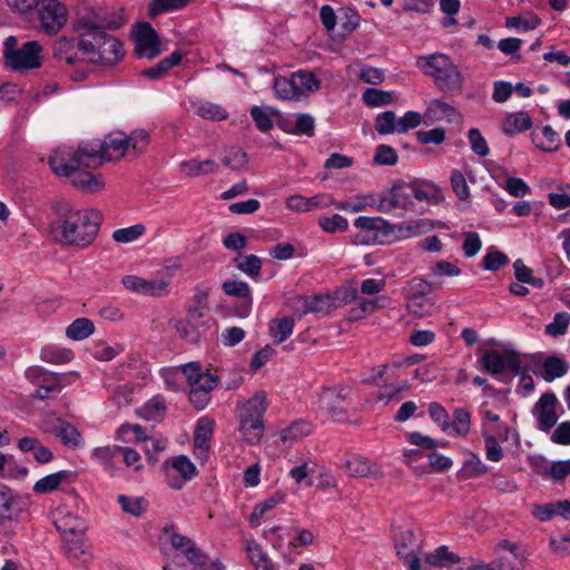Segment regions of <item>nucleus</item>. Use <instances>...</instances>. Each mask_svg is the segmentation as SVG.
Masks as SVG:
<instances>
[{"label": "nucleus", "mask_w": 570, "mask_h": 570, "mask_svg": "<svg viewBox=\"0 0 570 570\" xmlns=\"http://www.w3.org/2000/svg\"><path fill=\"white\" fill-rule=\"evenodd\" d=\"M102 215L95 209H83L79 214H71L62 222L51 224V234L55 239L68 246L87 247L97 237Z\"/></svg>", "instance_id": "1"}, {"label": "nucleus", "mask_w": 570, "mask_h": 570, "mask_svg": "<svg viewBox=\"0 0 570 570\" xmlns=\"http://www.w3.org/2000/svg\"><path fill=\"white\" fill-rule=\"evenodd\" d=\"M121 23L107 16L94 14L92 17L81 18L73 23V30L79 32L78 38H61L58 42L59 50L78 48L83 55L92 56L98 50L96 46H101L107 41L106 30H117Z\"/></svg>", "instance_id": "2"}, {"label": "nucleus", "mask_w": 570, "mask_h": 570, "mask_svg": "<svg viewBox=\"0 0 570 570\" xmlns=\"http://www.w3.org/2000/svg\"><path fill=\"white\" fill-rule=\"evenodd\" d=\"M416 66L424 75L434 79L438 89L445 94L460 92L463 88V76L453 60L443 53L420 56Z\"/></svg>", "instance_id": "3"}, {"label": "nucleus", "mask_w": 570, "mask_h": 570, "mask_svg": "<svg viewBox=\"0 0 570 570\" xmlns=\"http://www.w3.org/2000/svg\"><path fill=\"white\" fill-rule=\"evenodd\" d=\"M41 45L36 41H27L18 48V39L9 36L3 43L4 65L13 71L32 70L41 67Z\"/></svg>", "instance_id": "4"}, {"label": "nucleus", "mask_w": 570, "mask_h": 570, "mask_svg": "<svg viewBox=\"0 0 570 570\" xmlns=\"http://www.w3.org/2000/svg\"><path fill=\"white\" fill-rule=\"evenodd\" d=\"M266 395L257 392L247 400L239 414V432L249 444L258 443L264 431L263 416L266 412Z\"/></svg>", "instance_id": "5"}, {"label": "nucleus", "mask_w": 570, "mask_h": 570, "mask_svg": "<svg viewBox=\"0 0 570 570\" xmlns=\"http://www.w3.org/2000/svg\"><path fill=\"white\" fill-rule=\"evenodd\" d=\"M479 363L484 372L494 377L504 373L520 374L522 372L520 355L514 350H505L503 353L497 350H484Z\"/></svg>", "instance_id": "6"}, {"label": "nucleus", "mask_w": 570, "mask_h": 570, "mask_svg": "<svg viewBox=\"0 0 570 570\" xmlns=\"http://www.w3.org/2000/svg\"><path fill=\"white\" fill-rule=\"evenodd\" d=\"M352 394V387H325L320 394L321 407L326 410L334 421L346 422L348 421V406L352 407V402L347 399Z\"/></svg>", "instance_id": "7"}, {"label": "nucleus", "mask_w": 570, "mask_h": 570, "mask_svg": "<svg viewBox=\"0 0 570 570\" xmlns=\"http://www.w3.org/2000/svg\"><path fill=\"white\" fill-rule=\"evenodd\" d=\"M163 531L169 535L171 547L181 551L187 561L194 567L193 570H207L209 568L208 554L198 548L193 539L176 532L174 525H166Z\"/></svg>", "instance_id": "8"}, {"label": "nucleus", "mask_w": 570, "mask_h": 570, "mask_svg": "<svg viewBox=\"0 0 570 570\" xmlns=\"http://www.w3.org/2000/svg\"><path fill=\"white\" fill-rule=\"evenodd\" d=\"M134 55L139 59L153 60L161 53L160 39L149 22H138L134 29Z\"/></svg>", "instance_id": "9"}, {"label": "nucleus", "mask_w": 570, "mask_h": 570, "mask_svg": "<svg viewBox=\"0 0 570 570\" xmlns=\"http://www.w3.org/2000/svg\"><path fill=\"white\" fill-rule=\"evenodd\" d=\"M38 10L41 29L48 35H56L67 22V9L57 0H41Z\"/></svg>", "instance_id": "10"}, {"label": "nucleus", "mask_w": 570, "mask_h": 570, "mask_svg": "<svg viewBox=\"0 0 570 570\" xmlns=\"http://www.w3.org/2000/svg\"><path fill=\"white\" fill-rule=\"evenodd\" d=\"M367 204L375 206L384 213H389L394 208L407 210L414 205L410 191V183L404 180L396 181L392 185L389 196H380L377 200L373 199L372 203Z\"/></svg>", "instance_id": "11"}, {"label": "nucleus", "mask_w": 570, "mask_h": 570, "mask_svg": "<svg viewBox=\"0 0 570 570\" xmlns=\"http://www.w3.org/2000/svg\"><path fill=\"white\" fill-rule=\"evenodd\" d=\"M165 473L170 488L179 490L186 481L197 475L196 465L186 456L178 455L170 463H164Z\"/></svg>", "instance_id": "12"}, {"label": "nucleus", "mask_w": 570, "mask_h": 570, "mask_svg": "<svg viewBox=\"0 0 570 570\" xmlns=\"http://www.w3.org/2000/svg\"><path fill=\"white\" fill-rule=\"evenodd\" d=\"M559 401L553 392L543 393L535 402L532 413L537 419V426L540 431H550L558 422L557 405Z\"/></svg>", "instance_id": "13"}, {"label": "nucleus", "mask_w": 570, "mask_h": 570, "mask_svg": "<svg viewBox=\"0 0 570 570\" xmlns=\"http://www.w3.org/2000/svg\"><path fill=\"white\" fill-rule=\"evenodd\" d=\"M26 375L28 379L38 381L39 386L33 394V397L40 400H47L52 396V394H58L61 392L63 384L61 383V376L55 373L46 372L41 367H30L27 370Z\"/></svg>", "instance_id": "14"}, {"label": "nucleus", "mask_w": 570, "mask_h": 570, "mask_svg": "<svg viewBox=\"0 0 570 570\" xmlns=\"http://www.w3.org/2000/svg\"><path fill=\"white\" fill-rule=\"evenodd\" d=\"M394 540L397 557L410 568L413 559H420V537L412 529H401Z\"/></svg>", "instance_id": "15"}, {"label": "nucleus", "mask_w": 570, "mask_h": 570, "mask_svg": "<svg viewBox=\"0 0 570 570\" xmlns=\"http://www.w3.org/2000/svg\"><path fill=\"white\" fill-rule=\"evenodd\" d=\"M51 170L60 177H71L80 169L75 150L71 147H60L49 156Z\"/></svg>", "instance_id": "16"}, {"label": "nucleus", "mask_w": 570, "mask_h": 570, "mask_svg": "<svg viewBox=\"0 0 570 570\" xmlns=\"http://www.w3.org/2000/svg\"><path fill=\"white\" fill-rule=\"evenodd\" d=\"M98 49L88 61L90 63L100 65L105 67L116 66L125 57L124 43L116 37H108L107 41L102 45L96 46Z\"/></svg>", "instance_id": "17"}, {"label": "nucleus", "mask_w": 570, "mask_h": 570, "mask_svg": "<svg viewBox=\"0 0 570 570\" xmlns=\"http://www.w3.org/2000/svg\"><path fill=\"white\" fill-rule=\"evenodd\" d=\"M222 288L226 295L240 299L235 306V314L239 317H247L253 304L249 285L243 281H226L223 283Z\"/></svg>", "instance_id": "18"}, {"label": "nucleus", "mask_w": 570, "mask_h": 570, "mask_svg": "<svg viewBox=\"0 0 570 570\" xmlns=\"http://www.w3.org/2000/svg\"><path fill=\"white\" fill-rule=\"evenodd\" d=\"M23 510L21 498L7 484L0 482V524L19 518Z\"/></svg>", "instance_id": "19"}, {"label": "nucleus", "mask_w": 570, "mask_h": 570, "mask_svg": "<svg viewBox=\"0 0 570 570\" xmlns=\"http://www.w3.org/2000/svg\"><path fill=\"white\" fill-rule=\"evenodd\" d=\"M214 420L203 416L198 419L194 430V454L197 458H207L210 440L214 432Z\"/></svg>", "instance_id": "20"}, {"label": "nucleus", "mask_w": 570, "mask_h": 570, "mask_svg": "<svg viewBox=\"0 0 570 570\" xmlns=\"http://www.w3.org/2000/svg\"><path fill=\"white\" fill-rule=\"evenodd\" d=\"M101 148L102 158L108 161L122 158L129 151L127 135L119 130L108 134L101 141Z\"/></svg>", "instance_id": "21"}, {"label": "nucleus", "mask_w": 570, "mask_h": 570, "mask_svg": "<svg viewBox=\"0 0 570 570\" xmlns=\"http://www.w3.org/2000/svg\"><path fill=\"white\" fill-rule=\"evenodd\" d=\"M49 432L58 436L67 448L78 449L81 444V433L75 425L62 419H57Z\"/></svg>", "instance_id": "22"}, {"label": "nucleus", "mask_w": 570, "mask_h": 570, "mask_svg": "<svg viewBox=\"0 0 570 570\" xmlns=\"http://www.w3.org/2000/svg\"><path fill=\"white\" fill-rule=\"evenodd\" d=\"M181 60L183 53L176 50L171 52L169 57L164 58L158 63L141 70L139 72V76L153 81L159 80L163 77H165L171 68L178 66L181 62Z\"/></svg>", "instance_id": "23"}, {"label": "nucleus", "mask_w": 570, "mask_h": 570, "mask_svg": "<svg viewBox=\"0 0 570 570\" xmlns=\"http://www.w3.org/2000/svg\"><path fill=\"white\" fill-rule=\"evenodd\" d=\"M570 501H557L547 504H533L532 514L535 519L542 522L551 520L556 515L563 518L569 517Z\"/></svg>", "instance_id": "24"}, {"label": "nucleus", "mask_w": 570, "mask_h": 570, "mask_svg": "<svg viewBox=\"0 0 570 570\" xmlns=\"http://www.w3.org/2000/svg\"><path fill=\"white\" fill-rule=\"evenodd\" d=\"M531 140L538 149L546 153L556 151L560 147V137L549 125L532 131Z\"/></svg>", "instance_id": "25"}, {"label": "nucleus", "mask_w": 570, "mask_h": 570, "mask_svg": "<svg viewBox=\"0 0 570 570\" xmlns=\"http://www.w3.org/2000/svg\"><path fill=\"white\" fill-rule=\"evenodd\" d=\"M55 525L63 537L86 531L85 521L70 512L58 511Z\"/></svg>", "instance_id": "26"}, {"label": "nucleus", "mask_w": 570, "mask_h": 570, "mask_svg": "<svg viewBox=\"0 0 570 570\" xmlns=\"http://www.w3.org/2000/svg\"><path fill=\"white\" fill-rule=\"evenodd\" d=\"M532 127V119L527 111H518L505 117L502 124V131L507 136H513L529 130Z\"/></svg>", "instance_id": "27"}, {"label": "nucleus", "mask_w": 570, "mask_h": 570, "mask_svg": "<svg viewBox=\"0 0 570 570\" xmlns=\"http://www.w3.org/2000/svg\"><path fill=\"white\" fill-rule=\"evenodd\" d=\"M245 550L249 562L256 570H275L271 558L255 540L247 541Z\"/></svg>", "instance_id": "28"}, {"label": "nucleus", "mask_w": 570, "mask_h": 570, "mask_svg": "<svg viewBox=\"0 0 570 570\" xmlns=\"http://www.w3.org/2000/svg\"><path fill=\"white\" fill-rule=\"evenodd\" d=\"M304 313L328 314L334 307L331 294H317L303 298Z\"/></svg>", "instance_id": "29"}, {"label": "nucleus", "mask_w": 570, "mask_h": 570, "mask_svg": "<svg viewBox=\"0 0 570 570\" xmlns=\"http://www.w3.org/2000/svg\"><path fill=\"white\" fill-rule=\"evenodd\" d=\"M285 493L283 492H275L269 498L265 499L264 501L257 503L253 512L249 515V523L252 527H258L261 523V519L265 514L266 511L274 509L279 503L284 502L285 500Z\"/></svg>", "instance_id": "30"}, {"label": "nucleus", "mask_w": 570, "mask_h": 570, "mask_svg": "<svg viewBox=\"0 0 570 570\" xmlns=\"http://www.w3.org/2000/svg\"><path fill=\"white\" fill-rule=\"evenodd\" d=\"M72 475V472L66 470L46 475L35 483L33 491L41 494L52 492L61 482L69 480Z\"/></svg>", "instance_id": "31"}, {"label": "nucleus", "mask_w": 570, "mask_h": 570, "mask_svg": "<svg viewBox=\"0 0 570 570\" xmlns=\"http://www.w3.org/2000/svg\"><path fill=\"white\" fill-rule=\"evenodd\" d=\"M568 370L569 366L564 360L558 356H548L542 364V377L547 382H552L566 375Z\"/></svg>", "instance_id": "32"}, {"label": "nucleus", "mask_w": 570, "mask_h": 570, "mask_svg": "<svg viewBox=\"0 0 570 570\" xmlns=\"http://www.w3.org/2000/svg\"><path fill=\"white\" fill-rule=\"evenodd\" d=\"M65 549L69 558L80 560L87 556L85 532L63 537Z\"/></svg>", "instance_id": "33"}, {"label": "nucleus", "mask_w": 570, "mask_h": 570, "mask_svg": "<svg viewBox=\"0 0 570 570\" xmlns=\"http://www.w3.org/2000/svg\"><path fill=\"white\" fill-rule=\"evenodd\" d=\"M71 184L76 188L88 191V193H96L102 189L104 183L97 177L94 176L89 171H77L71 176Z\"/></svg>", "instance_id": "34"}, {"label": "nucleus", "mask_w": 570, "mask_h": 570, "mask_svg": "<svg viewBox=\"0 0 570 570\" xmlns=\"http://www.w3.org/2000/svg\"><path fill=\"white\" fill-rule=\"evenodd\" d=\"M425 561L433 567H449L460 562V557L454 552L450 551L448 546H440L425 556Z\"/></svg>", "instance_id": "35"}, {"label": "nucleus", "mask_w": 570, "mask_h": 570, "mask_svg": "<svg viewBox=\"0 0 570 570\" xmlns=\"http://www.w3.org/2000/svg\"><path fill=\"white\" fill-rule=\"evenodd\" d=\"M94 331L95 325L91 320L79 317L66 328V335L72 341H82L89 337Z\"/></svg>", "instance_id": "36"}, {"label": "nucleus", "mask_w": 570, "mask_h": 570, "mask_svg": "<svg viewBox=\"0 0 570 570\" xmlns=\"http://www.w3.org/2000/svg\"><path fill=\"white\" fill-rule=\"evenodd\" d=\"M293 328V317L275 318L271 322L269 334L274 338V343L281 344L292 335Z\"/></svg>", "instance_id": "37"}, {"label": "nucleus", "mask_w": 570, "mask_h": 570, "mask_svg": "<svg viewBox=\"0 0 570 570\" xmlns=\"http://www.w3.org/2000/svg\"><path fill=\"white\" fill-rule=\"evenodd\" d=\"M541 23V19L538 14L528 11L520 16L505 18V26L509 28H515L521 31L534 30Z\"/></svg>", "instance_id": "38"}, {"label": "nucleus", "mask_w": 570, "mask_h": 570, "mask_svg": "<svg viewBox=\"0 0 570 570\" xmlns=\"http://www.w3.org/2000/svg\"><path fill=\"white\" fill-rule=\"evenodd\" d=\"M40 357L43 362L52 364H65L73 358V353L69 348L48 345L42 347Z\"/></svg>", "instance_id": "39"}, {"label": "nucleus", "mask_w": 570, "mask_h": 570, "mask_svg": "<svg viewBox=\"0 0 570 570\" xmlns=\"http://www.w3.org/2000/svg\"><path fill=\"white\" fill-rule=\"evenodd\" d=\"M236 267L248 275L253 279H257L261 275L262 261L254 254L250 255H238L234 258Z\"/></svg>", "instance_id": "40"}, {"label": "nucleus", "mask_w": 570, "mask_h": 570, "mask_svg": "<svg viewBox=\"0 0 570 570\" xmlns=\"http://www.w3.org/2000/svg\"><path fill=\"white\" fill-rule=\"evenodd\" d=\"M189 2L190 0H151L148 4V16L155 19L164 12L180 10Z\"/></svg>", "instance_id": "41"}, {"label": "nucleus", "mask_w": 570, "mask_h": 570, "mask_svg": "<svg viewBox=\"0 0 570 570\" xmlns=\"http://www.w3.org/2000/svg\"><path fill=\"white\" fill-rule=\"evenodd\" d=\"M362 100L368 107H384L393 102V92L376 88H367L362 94Z\"/></svg>", "instance_id": "42"}, {"label": "nucleus", "mask_w": 570, "mask_h": 570, "mask_svg": "<svg viewBox=\"0 0 570 570\" xmlns=\"http://www.w3.org/2000/svg\"><path fill=\"white\" fill-rule=\"evenodd\" d=\"M274 91L276 97L282 100H298L297 87L293 76L291 78L277 77L274 80Z\"/></svg>", "instance_id": "43"}, {"label": "nucleus", "mask_w": 570, "mask_h": 570, "mask_svg": "<svg viewBox=\"0 0 570 570\" xmlns=\"http://www.w3.org/2000/svg\"><path fill=\"white\" fill-rule=\"evenodd\" d=\"M181 167L186 171L187 176L190 177L207 175L218 170V165L212 159H206L204 161L195 159L183 161Z\"/></svg>", "instance_id": "44"}, {"label": "nucleus", "mask_w": 570, "mask_h": 570, "mask_svg": "<svg viewBox=\"0 0 570 570\" xmlns=\"http://www.w3.org/2000/svg\"><path fill=\"white\" fill-rule=\"evenodd\" d=\"M385 226V220L381 217L358 216V244H368L370 237L363 236L364 232H381Z\"/></svg>", "instance_id": "45"}, {"label": "nucleus", "mask_w": 570, "mask_h": 570, "mask_svg": "<svg viewBox=\"0 0 570 570\" xmlns=\"http://www.w3.org/2000/svg\"><path fill=\"white\" fill-rule=\"evenodd\" d=\"M294 82L297 87V95L301 96L305 92H313L320 89V80L313 72L297 71L293 75Z\"/></svg>", "instance_id": "46"}, {"label": "nucleus", "mask_w": 570, "mask_h": 570, "mask_svg": "<svg viewBox=\"0 0 570 570\" xmlns=\"http://www.w3.org/2000/svg\"><path fill=\"white\" fill-rule=\"evenodd\" d=\"M129 151L139 156L147 149L150 142L149 132L146 129H135L127 135Z\"/></svg>", "instance_id": "47"}, {"label": "nucleus", "mask_w": 570, "mask_h": 570, "mask_svg": "<svg viewBox=\"0 0 570 570\" xmlns=\"http://www.w3.org/2000/svg\"><path fill=\"white\" fill-rule=\"evenodd\" d=\"M222 163L232 170H240L248 163L247 153L239 147H230L225 151Z\"/></svg>", "instance_id": "48"}, {"label": "nucleus", "mask_w": 570, "mask_h": 570, "mask_svg": "<svg viewBox=\"0 0 570 570\" xmlns=\"http://www.w3.org/2000/svg\"><path fill=\"white\" fill-rule=\"evenodd\" d=\"M196 114L204 119L214 121L224 120L228 117L226 109L210 101L199 102L196 108Z\"/></svg>", "instance_id": "49"}, {"label": "nucleus", "mask_w": 570, "mask_h": 570, "mask_svg": "<svg viewBox=\"0 0 570 570\" xmlns=\"http://www.w3.org/2000/svg\"><path fill=\"white\" fill-rule=\"evenodd\" d=\"M406 299V309L410 314L416 317H425L432 314L434 304L429 297H409Z\"/></svg>", "instance_id": "50"}, {"label": "nucleus", "mask_w": 570, "mask_h": 570, "mask_svg": "<svg viewBox=\"0 0 570 570\" xmlns=\"http://www.w3.org/2000/svg\"><path fill=\"white\" fill-rule=\"evenodd\" d=\"M331 297L335 308L354 302L356 299V286L354 281L351 279L345 285L337 288L331 294Z\"/></svg>", "instance_id": "51"}, {"label": "nucleus", "mask_w": 570, "mask_h": 570, "mask_svg": "<svg viewBox=\"0 0 570 570\" xmlns=\"http://www.w3.org/2000/svg\"><path fill=\"white\" fill-rule=\"evenodd\" d=\"M165 403L153 399L138 410V415L147 421H160L165 414Z\"/></svg>", "instance_id": "52"}, {"label": "nucleus", "mask_w": 570, "mask_h": 570, "mask_svg": "<svg viewBox=\"0 0 570 570\" xmlns=\"http://www.w3.org/2000/svg\"><path fill=\"white\" fill-rule=\"evenodd\" d=\"M397 160L399 156L396 150L390 145L381 144L375 148L372 164L377 166H394L397 164Z\"/></svg>", "instance_id": "53"}, {"label": "nucleus", "mask_w": 570, "mask_h": 570, "mask_svg": "<svg viewBox=\"0 0 570 570\" xmlns=\"http://www.w3.org/2000/svg\"><path fill=\"white\" fill-rule=\"evenodd\" d=\"M145 232L146 228L142 224H136L126 228L116 229L112 233V239L120 244L130 243L141 237Z\"/></svg>", "instance_id": "54"}, {"label": "nucleus", "mask_w": 570, "mask_h": 570, "mask_svg": "<svg viewBox=\"0 0 570 570\" xmlns=\"http://www.w3.org/2000/svg\"><path fill=\"white\" fill-rule=\"evenodd\" d=\"M117 501L120 504L121 510L130 515L140 517L146 511L144 505L145 500L141 497L130 498L128 495L120 494L118 495Z\"/></svg>", "instance_id": "55"}, {"label": "nucleus", "mask_w": 570, "mask_h": 570, "mask_svg": "<svg viewBox=\"0 0 570 570\" xmlns=\"http://www.w3.org/2000/svg\"><path fill=\"white\" fill-rule=\"evenodd\" d=\"M471 414L463 407H458L453 412V423L451 426L455 435H466L470 431Z\"/></svg>", "instance_id": "56"}, {"label": "nucleus", "mask_w": 570, "mask_h": 570, "mask_svg": "<svg viewBox=\"0 0 570 570\" xmlns=\"http://www.w3.org/2000/svg\"><path fill=\"white\" fill-rule=\"evenodd\" d=\"M120 445H107L96 448L92 451V456L96 458L105 469L108 471L114 470L112 459L119 454Z\"/></svg>", "instance_id": "57"}, {"label": "nucleus", "mask_w": 570, "mask_h": 570, "mask_svg": "<svg viewBox=\"0 0 570 570\" xmlns=\"http://www.w3.org/2000/svg\"><path fill=\"white\" fill-rule=\"evenodd\" d=\"M395 114L391 110L379 114L375 120V130L380 135L393 134L397 128Z\"/></svg>", "instance_id": "58"}, {"label": "nucleus", "mask_w": 570, "mask_h": 570, "mask_svg": "<svg viewBox=\"0 0 570 570\" xmlns=\"http://www.w3.org/2000/svg\"><path fill=\"white\" fill-rule=\"evenodd\" d=\"M570 323V315L567 312H559L553 321L546 326V334L550 336H561L567 333Z\"/></svg>", "instance_id": "59"}, {"label": "nucleus", "mask_w": 570, "mask_h": 570, "mask_svg": "<svg viewBox=\"0 0 570 570\" xmlns=\"http://www.w3.org/2000/svg\"><path fill=\"white\" fill-rule=\"evenodd\" d=\"M508 263H509V257L503 252L494 249V250L488 252L484 255V257L482 259V267L485 271L495 272L499 268L508 265Z\"/></svg>", "instance_id": "60"}, {"label": "nucleus", "mask_w": 570, "mask_h": 570, "mask_svg": "<svg viewBox=\"0 0 570 570\" xmlns=\"http://www.w3.org/2000/svg\"><path fill=\"white\" fill-rule=\"evenodd\" d=\"M294 135H305L313 137L315 135V121L309 114H298L293 125Z\"/></svg>", "instance_id": "61"}, {"label": "nucleus", "mask_w": 570, "mask_h": 570, "mask_svg": "<svg viewBox=\"0 0 570 570\" xmlns=\"http://www.w3.org/2000/svg\"><path fill=\"white\" fill-rule=\"evenodd\" d=\"M318 224L327 233L344 232L348 227L347 219L338 214L331 217L322 216L318 218Z\"/></svg>", "instance_id": "62"}, {"label": "nucleus", "mask_w": 570, "mask_h": 570, "mask_svg": "<svg viewBox=\"0 0 570 570\" xmlns=\"http://www.w3.org/2000/svg\"><path fill=\"white\" fill-rule=\"evenodd\" d=\"M469 142L472 151L480 156L485 157L489 155V146L481 131L476 128H471L468 132Z\"/></svg>", "instance_id": "63"}, {"label": "nucleus", "mask_w": 570, "mask_h": 570, "mask_svg": "<svg viewBox=\"0 0 570 570\" xmlns=\"http://www.w3.org/2000/svg\"><path fill=\"white\" fill-rule=\"evenodd\" d=\"M451 186L455 195L461 200H466L470 197V188L466 184L465 177L459 169H453L450 177Z\"/></svg>", "instance_id": "64"}]
</instances>
